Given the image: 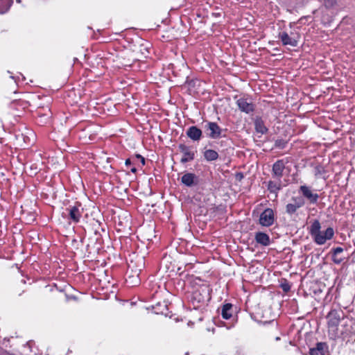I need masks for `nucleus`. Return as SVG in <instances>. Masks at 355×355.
Wrapping results in <instances>:
<instances>
[{
	"instance_id": "f257e3e1",
	"label": "nucleus",
	"mask_w": 355,
	"mask_h": 355,
	"mask_svg": "<svg viewBox=\"0 0 355 355\" xmlns=\"http://www.w3.org/2000/svg\"><path fill=\"white\" fill-rule=\"evenodd\" d=\"M345 313L341 309H331L327 315L329 335L336 337L338 327L341 320L345 318Z\"/></svg>"
},
{
	"instance_id": "f03ea898",
	"label": "nucleus",
	"mask_w": 355,
	"mask_h": 355,
	"mask_svg": "<svg viewBox=\"0 0 355 355\" xmlns=\"http://www.w3.org/2000/svg\"><path fill=\"white\" fill-rule=\"evenodd\" d=\"M204 130L207 137L211 139H218L225 137V132L227 131V129H222L217 123L212 121H206Z\"/></svg>"
},
{
	"instance_id": "7ed1b4c3",
	"label": "nucleus",
	"mask_w": 355,
	"mask_h": 355,
	"mask_svg": "<svg viewBox=\"0 0 355 355\" xmlns=\"http://www.w3.org/2000/svg\"><path fill=\"white\" fill-rule=\"evenodd\" d=\"M305 205L304 199L301 196H294L291 202L286 205V213L290 216L296 214L297 210Z\"/></svg>"
},
{
	"instance_id": "20e7f679",
	"label": "nucleus",
	"mask_w": 355,
	"mask_h": 355,
	"mask_svg": "<svg viewBox=\"0 0 355 355\" xmlns=\"http://www.w3.org/2000/svg\"><path fill=\"white\" fill-rule=\"evenodd\" d=\"M178 149L183 154L180 159L182 164L191 162L195 159L196 151L193 150L191 146L180 144L178 145Z\"/></svg>"
},
{
	"instance_id": "39448f33",
	"label": "nucleus",
	"mask_w": 355,
	"mask_h": 355,
	"mask_svg": "<svg viewBox=\"0 0 355 355\" xmlns=\"http://www.w3.org/2000/svg\"><path fill=\"white\" fill-rule=\"evenodd\" d=\"M275 222L274 211L270 208L266 209L259 216V223L263 227H270Z\"/></svg>"
},
{
	"instance_id": "423d86ee",
	"label": "nucleus",
	"mask_w": 355,
	"mask_h": 355,
	"mask_svg": "<svg viewBox=\"0 0 355 355\" xmlns=\"http://www.w3.org/2000/svg\"><path fill=\"white\" fill-rule=\"evenodd\" d=\"M334 230L332 227H329L325 231H321L318 234H315L313 239L318 245H323L327 240L331 239L334 237Z\"/></svg>"
},
{
	"instance_id": "0eeeda50",
	"label": "nucleus",
	"mask_w": 355,
	"mask_h": 355,
	"mask_svg": "<svg viewBox=\"0 0 355 355\" xmlns=\"http://www.w3.org/2000/svg\"><path fill=\"white\" fill-rule=\"evenodd\" d=\"M69 214V219L75 223H78L82 217L83 209H80V204L70 205L67 208Z\"/></svg>"
},
{
	"instance_id": "6e6552de",
	"label": "nucleus",
	"mask_w": 355,
	"mask_h": 355,
	"mask_svg": "<svg viewBox=\"0 0 355 355\" xmlns=\"http://www.w3.org/2000/svg\"><path fill=\"white\" fill-rule=\"evenodd\" d=\"M236 105L241 112L246 114H250L254 110V105L252 103L251 99L244 97L240 98L236 101Z\"/></svg>"
},
{
	"instance_id": "1a4fd4ad",
	"label": "nucleus",
	"mask_w": 355,
	"mask_h": 355,
	"mask_svg": "<svg viewBox=\"0 0 355 355\" xmlns=\"http://www.w3.org/2000/svg\"><path fill=\"white\" fill-rule=\"evenodd\" d=\"M285 169V162L283 159L276 161L272 167V178L281 179L284 175V171Z\"/></svg>"
},
{
	"instance_id": "9d476101",
	"label": "nucleus",
	"mask_w": 355,
	"mask_h": 355,
	"mask_svg": "<svg viewBox=\"0 0 355 355\" xmlns=\"http://www.w3.org/2000/svg\"><path fill=\"white\" fill-rule=\"evenodd\" d=\"M198 177L193 173H186L181 178V182L188 187L198 185Z\"/></svg>"
},
{
	"instance_id": "9b49d317",
	"label": "nucleus",
	"mask_w": 355,
	"mask_h": 355,
	"mask_svg": "<svg viewBox=\"0 0 355 355\" xmlns=\"http://www.w3.org/2000/svg\"><path fill=\"white\" fill-rule=\"evenodd\" d=\"M300 192L302 196L308 199L311 204H315L318 202L319 196L316 193H313L310 188L306 185H302L300 187Z\"/></svg>"
},
{
	"instance_id": "f8f14e48",
	"label": "nucleus",
	"mask_w": 355,
	"mask_h": 355,
	"mask_svg": "<svg viewBox=\"0 0 355 355\" xmlns=\"http://www.w3.org/2000/svg\"><path fill=\"white\" fill-rule=\"evenodd\" d=\"M284 187L281 179L273 178L268 182L267 189L271 193H274L277 197L279 191Z\"/></svg>"
},
{
	"instance_id": "ddd939ff",
	"label": "nucleus",
	"mask_w": 355,
	"mask_h": 355,
	"mask_svg": "<svg viewBox=\"0 0 355 355\" xmlns=\"http://www.w3.org/2000/svg\"><path fill=\"white\" fill-rule=\"evenodd\" d=\"M187 136L193 141H198L202 137V131L196 125L190 126L186 132Z\"/></svg>"
},
{
	"instance_id": "4468645a",
	"label": "nucleus",
	"mask_w": 355,
	"mask_h": 355,
	"mask_svg": "<svg viewBox=\"0 0 355 355\" xmlns=\"http://www.w3.org/2000/svg\"><path fill=\"white\" fill-rule=\"evenodd\" d=\"M328 351V345L326 343L318 342L315 347L310 348V355H325Z\"/></svg>"
},
{
	"instance_id": "2eb2a0df",
	"label": "nucleus",
	"mask_w": 355,
	"mask_h": 355,
	"mask_svg": "<svg viewBox=\"0 0 355 355\" xmlns=\"http://www.w3.org/2000/svg\"><path fill=\"white\" fill-rule=\"evenodd\" d=\"M279 37L284 46L289 45L293 47L297 46V40L293 37H291L286 32L279 33Z\"/></svg>"
},
{
	"instance_id": "dca6fc26",
	"label": "nucleus",
	"mask_w": 355,
	"mask_h": 355,
	"mask_svg": "<svg viewBox=\"0 0 355 355\" xmlns=\"http://www.w3.org/2000/svg\"><path fill=\"white\" fill-rule=\"evenodd\" d=\"M254 240L258 244L263 246H268L270 244L269 235L262 232L255 233Z\"/></svg>"
},
{
	"instance_id": "f3484780",
	"label": "nucleus",
	"mask_w": 355,
	"mask_h": 355,
	"mask_svg": "<svg viewBox=\"0 0 355 355\" xmlns=\"http://www.w3.org/2000/svg\"><path fill=\"white\" fill-rule=\"evenodd\" d=\"M254 128L257 132L263 135L268 132V129L265 125L264 122L261 117L257 116L254 119Z\"/></svg>"
},
{
	"instance_id": "a211bd4d",
	"label": "nucleus",
	"mask_w": 355,
	"mask_h": 355,
	"mask_svg": "<svg viewBox=\"0 0 355 355\" xmlns=\"http://www.w3.org/2000/svg\"><path fill=\"white\" fill-rule=\"evenodd\" d=\"M233 306L231 303H226L221 308V315L225 320H229L232 317Z\"/></svg>"
},
{
	"instance_id": "6ab92c4d",
	"label": "nucleus",
	"mask_w": 355,
	"mask_h": 355,
	"mask_svg": "<svg viewBox=\"0 0 355 355\" xmlns=\"http://www.w3.org/2000/svg\"><path fill=\"white\" fill-rule=\"evenodd\" d=\"M204 158L208 162L215 161L218 158V153L212 149H207L203 153Z\"/></svg>"
},
{
	"instance_id": "aec40b11",
	"label": "nucleus",
	"mask_w": 355,
	"mask_h": 355,
	"mask_svg": "<svg viewBox=\"0 0 355 355\" xmlns=\"http://www.w3.org/2000/svg\"><path fill=\"white\" fill-rule=\"evenodd\" d=\"M321 225L318 220H315L310 227V234L312 237L315 236V234H318L320 231Z\"/></svg>"
},
{
	"instance_id": "412c9836",
	"label": "nucleus",
	"mask_w": 355,
	"mask_h": 355,
	"mask_svg": "<svg viewBox=\"0 0 355 355\" xmlns=\"http://www.w3.org/2000/svg\"><path fill=\"white\" fill-rule=\"evenodd\" d=\"M192 297L198 302H202L205 301V297L202 296L200 291H196L195 292H193Z\"/></svg>"
},
{
	"instance_id": "4be33fe9",
	"label": "nucleus",
	"mask_w": 355,
	"mask_h": 355,
	"mask_svg": "<svg viewBox=\"0 0 355 355\" xmlns=\"http://www.w3.org/2000/svg\"><path fill=\"white\" fill-rule=\"evenodd\" d=\"M287 141L284 139H277L275 142V146L279 149H283L286 147Z\"/></svg>"
},
{
	"instance_id": "5701e85b",
	"label": "nucleus",
	"mask_w": 355,
	"mask_h": 355,
	"mask_svg": "<svg viewBox=\"0 0 355 355\" xmlns=\"http://www.w3.org/2000/svg\"><path fill=\"white\" fill-rule=\"evenodd\" d=\"M337 3V0H324L323 4L327 8H333Z\"/></svg>"
},
{
	"instance_id": "b1692460",
	"label": "nucleus",
	"mask_w": 355,
	"mask_h": 355,
	"mask_svg": "<svg viewBox=\"0 0 355 355\" xmlns=\"http://www.w3.org/2000/svg\"><path fill=\"white\" fill-rule=\"evenodd\" d=\"M344 258L339 257L338 255H335L334 254H332V261L336 263L340 264L343 261Z\"/></svg>"
},
{
	"instance_id": "393cba45",
	"label": "nucleus",
	"mask_w": 355,
	"mask_h": 355,
	"mask_svg": "<svg viewBox=\"0 0 355 355\" xmlns=\"http://www.w3.org/2000/svg\"><path fill=\"white\" fill-rule=\"evenodd\" d=\"M343 248L341 247H337L335 248H333L331 250L332 254H334L335 255H339L340 253L343 252Z\"/></svg>"
},
{
	"instance_id": "a878e982",
	"label": "nucleus",
	"mask_w": 355,
	"mask_h": 355,
	"mask_svg": "<svg viewBox=\"0 0 355 355\" xmlns=\"http://www.w3.org/2000/svg\"><path fill=\"white\" fill-rule=\"evenodd\" d=\"M281 288L284 292H288L291 290V286L288 282L282 283Z\"/></svg>"
},
{
	"instance_id": "bb28decb",
	"label": "nucleus",
	"mask_w": 355,
	"mask_h": 355,
	"mask_svg": "<svg viewBox=\"0 0 355 355\" xmlns=\"http://www.w3.org/2000/svg\"><path fill=\"white\" fill-rule=\"evenodd\" d=\"M136 157L137 159H141V162L142 165L145 164V159L144 157H142L141 155L137 154V155H136Z\"/></svg>"
},
{
	"instance_id": "cd10ccee",
	"label": "nucleus",
	"mask_w": 355,
	"mask_h": 355,
	"mask_svg": "<svg viewBox=\"0 0 355 355\" xmlns=\"http://www.w3.org/2000/svg\"><path fill=\"white\" fill-rule=\"evenodd\" d=\"M0 355H14V354H10L9 352H8L6 351H3L0 353Z\"/></svg>"
},
{
	"instance_id": "c85d7f7f",
	"label": "nucleus",
	"mask_w": 355,
	"mask_h": 355,
	"mask_svg": "<svg viewBox=\"0 0 355 355\" xmlns=\"http://www.w3.org/2000/svg\"><path fill=\"white\" fill-rule=\"evenodd\" d=\"M125 164L126 166H130V165H131V161H130V159H127L125 160Z\"/></svg>"
},
{
	"instance_id": "c756f323",
	"label": "nucleus",
	"mask_w": 355,
	"mask_h": 355,
	"mask_svg": "<svg viewBox=\"0 0 355 355\" xmlns=\"http://www.w3.org/2000/svg\"><path fill=\"white\" fill-rule=\"evenodd\" d=\"M132 173H135L137 172V168L135 167H132L130 168Z\"/></svg>"
},
{
	"instance_id": "7c9ffc66",
	"label": "nucleus",
	"mask_w": 355,
	"mask_h": 355,
	"mask_svg": "<svg viewBox=\"0 0 355 355\" xmlns=\"http://www.w3.org/2000/svg\"><path fill=\"white\" fill-rule=\"evenodd\" d=\"M212 15H213L214 16L216 17H220V13H219V12H217V13H212Z\"/></svg>"
},
{
	"instance_id": "2f4dec72",
	"label": "nucleus",
	"mask_w": 355,
	"mask_h": 355,
	"mask_svg": "<svg viewBox=\"0 0 355 355\" xmlns=\"http://www.w3.org/2000/svg\"><path fill=\"white\" fill-rule=\"evenodd\" d=\"M12 2H13V1H12V0H10V1L9 7L12 5Z\"/></svg>"
},
{
	"instance_id": "473e14b6",
	"label": "nucleus",
	"mask_w": 355,
	"mask_h": 355,
	"mask_svg": "<svg viewBox=\"0 0 355 355\" xmlns=\"http://www.w3.org/2000/svg\"><path fill=\"white\" fill-rule=\"evenodd\" d=\"M279 339H280V338H279V337H277V338H276V340H279Z\"/></svg>"
},
{
	"instance_id": "72a5a7b5",
	"label": "nucleus",
	"mask_w": 355,
	"mask_h": 355,
	"mask_svg": "<svg viewBox=\"0 0 355 355\" xmlns=\"http://www.w3.org/2000/svg\"><path fill=\"white\" fill-rule=\"evenodd\" d=\"M21 1V0H17V2L19 3Z\"/></svg>"
}]
</instances>
